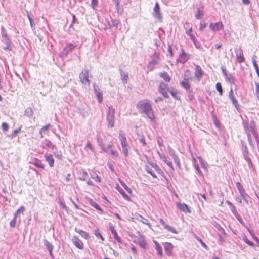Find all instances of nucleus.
I'll return each mask as SVG.
<instances>
[{
	"instance_id": "774afa93",
	"label": "nucleus",
	"mask_w": 259,
	"mask_h": 259,
	"mask_svg": "<svg viewBox=\"0 0 259 259\" xmlns=\"http://www.w3.org/2000/svg\"><path fill=\"white\" fill-rule=\"evenodd\" d=\"M168 151L169 154L171 157H174L176 155L175 152L173 149H172L171 148H168Z\"/></svg>"
},
{
	"instance_id": "20e7f679",
	"label": "nucleus",
	"mask_w": 259,
	"mask_h": 259,
	"mask_svg": "<svg viewBox=\"0 0 259 259\" xmlns=\"http://www.w3.org/2000/svg\"><path fill=\"white\" fill-rule=\"evenodd\" d=\"M115 110L112 106L108 107L106 115V120L108 123V127L112 128L114 125Z\"/></svg>"
},
{
	"instance_id": "6e6d98bb",
	"label": "nucleus",
	"mask_w": 259,
	"mask_h": 259,
	"mask_svg": "<svg viewBox=\"0 0 259 259\" xmlns=\"http://www.w3.org/2000/svg\"><path fill=\"white\" fill-rule=\"evenodd\" d=\"M2 127L4 131H7L9 128V126L7 123L3 122L2 124Z\"/></svg>"
},
{
	"instance_id": "bf43d9fd",
	"label": "nucleus",
	"mask_w": 259,
	"mask_h": 259,
	"mask_svg": "<svg viewBox=\"0 0 259 259\" xmlns=\"http://www.w3.org/2000/svg\"><path fill=\"white\" fill-rule=\"evenodd\" d=\"M34 164L38 168H44L43 164L38 160L36 161Z\"/></svg>"
},
{
	"instance_id": "e2e57ef3",
	"label": "nucleus",
	"mask_w": 259,
	"mask_h": 259,
	"mask_svg": "<svg viewBox=\"0 0 259 259\" xmlns=\"http://www.w3.org/2000/svg\"><path fill=\"white\" fill-rule=\"evenodd\" d=\"M85 147L90 149L92 152H94V151L92 144H91V143L89 141L87 142L86 145H85Z\"/></svg>"
},
{
	"instance_id": "4468645a",
	"label": "nucleus",
	"mask_w": 259,
	"mask_h": 259,
	"mask_svg": "<svg viewBox=\"0 0 259 259\" xmlns=\"http://www.w3.org/2000/svg\"><path fill=\"white\" fill-rule=\"evenodd\" d=\"M229 97L230 99L231 100L232 104L234 105V106L235 107L236 109L238 110L239 108V105L238 103L237 100L236 99V98L234 95V93H233L232 89H231V90L229 92Z\"/></svg>"
},
{
	"instance_id": "de8ad7c7",
	"label": "nucleus",
	"mask_w": 259,
	"mask_h": 259,
	"mask_svg": "<svg viewBox=\"0 0 259 259\" xmlns=\"http://www.w3.org/2000/svg\"><path fill=\"white\" fill-rule=\"evenodd\" d=\"M169 92L171 94V96L175 99H177V91L176 89H174V88H171Z\"/></svg>"
},
{
	"instance_id": "c756f323",
	"label": "nucleus",
	"mask_w": 259,
	"mask_h": 259,
	"mask_svg": "<svg viewBox=\"0 0 259 259\" xmlns=\"http://www.w3.org/2000/svg\"><path fill=\"white\" fill-rule=\"evenodd\" d=\"M159 76L162 77L166 82H168L170 80V78L166 72H163L159 73Z\"/></svg>"
},
{
	"instance_id": "864d4df0",
	"label": "nucleus",
	"mask_w": 259,
	"mask_h": 259,
	"mask_svg": "<svg viewBox=\"0 0 259 259\" xmlns=\"http://www.w3.org/2000/svg\"><path fill=\"white\" fill-rule=\"evenodd\" d=\"M27 16H28V19L30 22L31 27L32 29H34V21H33V19L30 17V16H29V15L28 14H27Z\"/></svg>"
},
{
	"instance_id": "603ef678",
	"label": "nucleus",
	"mask_w": 259,
	"mask_h": 259,
	"mask_svg": "<svg viewBox=\"0 0 259 259\" xmlns=\"http://www.w3.org/2000/svg\"><path fill=\"white\" fill-rule=\"evenodd\" d=\"M25 210V207L24 206H21L15 212L14 216H16L17 217V215L18 214L20 213V212H23Z\"/></svg>"
},
{
	"instance_id": "7ed1b4c3",
	"label": "nucleus",
	"mask_w": 259,
	"mask_h": 259,
	"mask_svg": "<svg viewBox=\"0 0 259 259\" xmlns=\"http://www.w3.org/2000/svg\"><path fill=\"white\" fill-rule=\"evenodd\" d=\"M119 139L121 142L123 152L125 156H127L128 154L129 146L128 145L125 134L122 131H119Z\"/></svg>"
},
{
	"instance_id": "c9c22d12",
	"label": "nucleus",
	"mask_w": 259,
	"mask_h": 259,
	"mask_svg": "<svg viewBox=\"0 0 259 259\" xmlns=\"http://www.w3.org/2000/svg\"><path fill=\"white\" fill-rule=\"evenodd\" d=\"M236 56L239 63H242L244 61V58L243 57V52L241 50L240 51L239 53L237 54Z\"/></svg>"
},
{
	"instance_id": "b1692460",
	"label": "nucleus",
	"mask_w": 259,
	"mask_h": 259,
	"mask_svg": "<svg viewBox=\"0 0 259 259\" xmlns=\"http://www.w3.org/2000/svg\"><path fill=\"white\" fill-rule=\"evenodd\" d=\"M138 244L141 248L144 249L147 248V244L145 240V237L142 235L139 236Z\"/></svg>"
},
{
	"instance_id": "3c124183",
	"label": "nucleus",
	"mask_w": 259,
	"mask_h": 259,
	"mask_svg": "<svg viewBox=\"0 0 259 259\" xmlns=\"http://www.w3.org/2000/svg\"><path fill=\"white\" fill-rule=\"evenodd\" d=\"M21 131V127H19L17 129H16L15 130L13 133L11 135V137L12 138H15V137H16L17 134Z\"/></svg>"
},
{
	"instance_id": "2f4dec72",
	"label": "nucleus",
	"mask_w": 259,
	"mask_h": 259,
	"mask_svg": "<svg viewBox=\"0 0 259 259\" xmlns=\"http://www.w3.org/2000/svg\"><path fill=\"white\" fill-rule=\"evenodd\" d=\"M213 226L218 230L220 231L223 235H226L225 230L221 227V226L219 223L214 222L213 223Z\"/></svg>"
},
{
	"instance_id": "7c9ffc66",
	"label": "nucleus",
	"mask_w": 259,
	"mask_h": 259,
	"mask_svg": "<svg viewBox=\"0 0 259 259\" xmlns=\"http://www.w3.org/2000/svg\"><path fill=\"white\" fill-rule=\"evenodd\" d=\"M137 220L140 222H142L143 224H146L150 226V224L149 223V221L148 219L143 217L140 214H138L137 217L136 218Z\"/></svg>"
},
{
	"instance_id": "aec40b11",
	"label": "nucleus",
	"mask_w": 259,
	"mask_h": 259,
	"mask_svg": "<svg viewBox=\"0 0 259 259\" xmlns=\"http://www.w3.org/2000/svg\"><path fill=\"white\" fill-rule=\"evenodd\" d=\"M177 206L181 211L185 213L191 212V210L188 208L187 205H186L185 203H178Z\"/></svg>"
},
{
	"instance_id": "58836bf2",
	"label": "nucleus",
	"mask_w": 259,
	"mask_h": 259,
	"mask_svg": "<svg viewBox=\"0 0 259 259\" xmlns=\"http://www.w3.org/2000/svg\"><path fill=\"white\" fill-rule=\"evenodd\" d=\"M119 23V22L118 20L116 19H112L111 20V24L109 23V27L111 28V27H118V25Z\"/></svg>"
},
{
	"instance_id": "f03ea898",
	"label": "nucleus",
	"mask_w": 259,
	"mask_h": 259,
	"mask_svg": "<svg viewBox=\"0 0 259 259\" xmlns=\"http://www.w3.org/2000/svg\"><path fill=\"white\" fill-rule=\"evenodd\" d=\"M248 122L244 121V129L247 135L249 145L252 148H254V146L251 140V133H252L254 137L255 138L257 142H258V138L257 137V134L255 128V124L253 121H251L249 125H248Z\"/></svg>"
},
{
	"instance_id": "680f3d73",
	"label": "nucleus",
	"mask_w": 259,
	"mask_h": 259,
	"mask_svg": "<svg viewBox=\"0 0 259 259\" xmlns=\"http://www.w3.org/2000/svg\"><path fill=\"white\" fill-rule=\"evenodd\" d=\"M122 186L124 187V188L128 192V193H131L132 192V190L131 189L125 184V183H122L121 182V183Z\"/></svg>"
},
{
	"instance_id": "a18cd8bd",
	"label": "nucleus",
	"mask_w": 259,
	"mask_h": 259,
	"mask_svg": "<svg viewBox=\"0 0 259 259\" xmlns=\"http://www.w3.org/2000/svg\"><path fill=\"white\" fill-rule=\"evenodd\" d=\"M195 237L197 239V240L198 241L201 243L202 246H203L206 249H208V246L206 245V244L202 241V240L201 238H200L196 235H195Z\"/></svg>"
},
{
	"instance_id": "72a5a7b5",
	"label": "nucleus",
	"mask_w": 259,
	"mask_h": 259,
	"mask_svg": "<svg viewBox=\"0 0 259 259\" xmlns=\"http://www.w3.org/2000/svg\"><path fill=\"white\" fill-rule=\"evenodd\" d=\"M180 84L186 90H189L190 89V85L189 84V81L182 80Z\"/></svg>"
},
{
	"instance_id": "4be33fe9",
	"label": "nucleus",
	"mask_w": 259,
	"mask_h": 259,
	"mask_svg": "<svg viewBox=\"0 0 259 259\" xmlns=\"http://www.w3.org/2000/svg\"><path fill=\"white\" fill-rule=\"evenodd\" d=\"M173 246L170 243L167 242L165 244L164 249L166 254L170 256L171 254Z\"/></svg>"
},
{
	"instance_id": "a211bd4d",
	"label": "nucleus",
	"mask_w": 259,
	"mask_h": 259,
	"mask_svg": "<svg viewBox=\"0 0 259 259\" xmlns=\"http://www.w3.org/2000/svg\"><path fill=\"white\" fill-rule=\"evenodd\" d=\"M74 245L79 249H83V244L82 242L77 237H74L72 239Z\"/></svg>"
},
{
	"instance_id": "2eb2a0df",
	"label": "nucleus",
	"mask_w": 259,
	"mask_h": 259,
	"mask_svg": "<svg viewBox=\"0 0 259 259\" xmlns=\"http://www.w3.org/2000/svg\"><path fill=\"white\" fill-rule=\"evenodd\" d=\"M44 245L47 248V249L49 252L50 256H51V258H53L54 257L53 254L52 253V250L54 248L53 245L47 240H44Z\"/></svg>"
},
{
	"instance_id": "0e129e2a",
	"label": "nucleus",
	"mask_w": 259,
	"mask_h": 259,
	"mask_svg": "<svg viewBox=\"0 0 259 259\" xmlns=\"http://www.w3.org/2000/svg\"><path fill=\"white\" fill-rule=\"evenodd\" d=\"M59 205L61 207H62L65 210H67V207H66L65 204L64 202H63L61 201H59Z\"/></svg>"
},
{
	"instance_id": "423d86ee",
	"label": "nucleus",
	"mask_w": 259,
	"mask_h": 259,
	"mask_svg": "<svg viewBox=\"0 0 259 259\" xmlns=\"http://www.w3.org/2000/svg\"><path fill=\"white\" fill-rule=\"evenodd\" d=\"M159 60V55L155 53L152 57V60L148 63L147 68L150 70L152 71L155 66L158 63Z\"/></svg>"
},
{
	"instance_id": "5fc2aeb1",
	"label": "nucleus",
	"mask_w": 259,
	"mask_h": 259,
	"mask_svg": "<svg viewBox=\"0 0 259 259\" xmlns=\"http://www.w3.org/2000/svg\"><path fill=\"white\" fill-rule=\"evenodd\" d=\"M16 217L14 216V219L10 222V226L11 227H15L16 224Z\"/></svg>"
},
{
	"instance_id": "6e6552de",
	"label": "nucleus",
	"mask_w": 259,
	"mask_h": 259,
	"mask_svg": "<svg viewBox=\"0 0 259 259\" xmlns=\"http://www.w3.org/2000/svg\"><path fill=\"white\" fill-rule=\"evenodd\" d=\"M169 89L168 85L164 82H161L158 88V91L165 98L169 97L168 93L169 91Z\"/></svg>"
},
{
	"instance_id": "ea45409f",
	"label": "nucleus",
	"mask_w": 259,
	"mask_h": 259,
	"mask_svg": "<svg viewBox=\"0 0 259 259\" xmlns=\"http://www.w3.org/2000/svg\"><path fill=\"white\" fill-rule=\"evenodd\" d=\"M164 228L170 232H172L175 234H178V232L177 231V230L170 225H166L165 226Z\"/></svg>"
},
{
	"instance_id": "8fccbe9b",
	"label": "nucleus",
	"mask_w": 259,
	"mask_h": 259,
	"mask_svg": "<svg viewBox=\"0 0 259 259\" xmlns=\"http://www.w3.org/2000/svg\"><path fill=\"white\" fill-rule=\"evenodd\" d=\"M231 211L233 213V214L235 216L237 215L238 213L236 210L235 206L233 205L231 207H230Z\"/></svg>"
},
{
	"instance_id": "4c0bfd02",
	"label": "nucleus",
	"mask_w": 259,
	"mask_h": 259,
	"mask_svg": "<svg viewBox=\"0 0 259 259\" xmlns=\"http://www.w3.org/2000/svg\"><path fill=\"white\" fill-rule=\"evenodd\" d=\"M190 79H191V77L190 76V72L187 70L184 75L183 80L189 81Z\"/></svg>"
},
{
	"instance_id": "9d476101",
	"label": "nucleus",
	"mask_w": 259,
	"mask_h": 259,
	"mask_svg": "<svg viewBox=\"0 0 259 259\" xmlns=\"http://www.w3.org/2000/svg\"><path fill=\"white\" fill-rule=\"evenodd\" d=\"M209 28L213 31L216 32L223 28V25L222 22H218L214 23H211L209 25Z\"/></svg>"
},
{
	"instance_id": "cd10ccee",
	"label": "nucleus",
	"mask_w": 259,
	"mask_h": 259,
	"mask_svg": "<svg viewBox=\"0 0 259 259\" xmlns=\"http://www.w3.org/2000/svg\"><path fill=\"white\" fill-rule=\"evenodd\" d=\"M1 34L2 37L4 39V41H8L9 42V40H10L8 34L6 32V31L4 27H2L1 28Z\"/></svg>"
},
{
	"instance_id": "5701e85b",
	"label": "nucleus",
	"mask_w": 259,
	"mask_h": 259,
	"mask_svg": "<svg viewBox=\"0 0 259 259\" xmlns=\"http://www.w3.org/2000/svg\"><path fill=\"white\" fill-rule=\"evenodd\" d=\"M109 227H110V229L111 230L112 234L113 235L114 238L115 240H116L118 242H121V240L120 238L119 237H118V236L117 235V233L116 232L114 227L111 223H110V224H109Z\"/></svg>"
},
{
	"instance_id": "f3484780",
	"label": "nucleus",
	"mask_w": 259,
	"mask_h": 259,
	"mask_svg": "<svg viewBox=\"0 0 259 259\" xmlns=\"http://www.w3.org/2000/svg\"><path fill=\"white\" fill-rule=\"evenodd\" d=\"M97 142L99 145L101 147L102 150L107 152L108 149L111 147V145L109 144L108 147H105L103 141V139L101 137H97Z\"/></svg>"
},
{
	"instance_id": "1a4fd4ad",
	"label": "nucleus",
	"mask_w": 259,
	"mask_h": 259,
	"mask_svg": "<svg viewBox=\"0 0 259 259\" xmlns=\"http://www.w3.org/2000/svg\"><path fill=\"white\" fill-rule=\"evenodd\" d=\"M153 16L159 21H161L162 16L160 12V6L158 2L155 3L152 13Z\"/></svg>"
},
{
	"instance_id": "6ab92c4d",
	"label": "nucleus",
	"mask_w": 259,
	"mask_h": 259,
	"mask_svg": "<svg viewBox=\"0 0 259 259\" xmlns=\"http://www.w3.org/2000/svg\"><path fill=\"white\" fill-rule=\"evenodd\" d=\"M45 157L50 167H53L54 166V160L52 155L51 154L46 153L45 155Z\"/></svg>"
},
{
	"instance_id": "e433bc0d",
	"label": "nucleus",
	"mask_w": 259,
	"mask_h": 259,
	"mask_svg": "<svg viewBox=\"0 0 259 259\" xmlns=\"http://www.w3.org/2000/svg\"><path fill=\"white\" fill-rule=\"evenodd\" d=\"M252 63L253 65V66L255 68L257 75L259 77V67H258V66L257 64V62L254 57L252 58Z\"/></svg>"
},
{
	"instance_id": "c03bdc74",
	"label": "nucleus",
	"mask_w": 259,
	"mask_h": 259,
	"mask_svg": "<svg viewBox=\"0 0 259 259\" xmlns=\"http://www.w3.org/2000/svg\"><path fill=\"white\" fill-rule=\"evenodd\" d=\"M172 159H174V162L177 164V166L179 167V169L181 168V164L179 160V158L176 155L174 157H172Z\"/></svg>"
},
{
	"instance_id": "49530a36",
	"label": "nucleus",
	"mask_w": 259,
	"mask_h": 259,
	"mask_svg": "<svg viewBox=\"0 0 259 259\" xmlns=\"http://www.w3.org/2000/svg\"><path fill=\"white\" fill-rule=\"evenodd\" d=\"M216 89L219 92V94L220 95H222V93H223V90H222V85H221V84L220 82L217 83V84H216Z\"/></svg>"
},
{
	"instance_id": "a19ab883",
	"label": "nucleus",
	"mask_w": 259,
	"mask_h": 259,
	"mask_svg": "<svg viewBox=\"0 0 259 259\" xmlns=\"http://www.w3.org/2000/svg\"><path fill=\"white\" fill-rule=\"evenodd\" d=\"M145 170L148 173L150 174L153 178H157L156 174L153 172L151 168H150L148 166H145Z\"/></svg>"
},
{
	"instance_id": "9b49d317",
	"label": "nucleus",
	"mask_w": 259,
	"mask_h": 259,
	"mask_svg": "<svg viewBox=\"0 0 259 259\" xmlns=\"http://www.w3.org/2000/svg\"><path fill=\"white\" fill-rule=\"evenodd\" d=\"M94 92L97 97L99 103H101L103 100L102 92L99 88L98 85L94 84Z\"/></svg>"
},
{
	"instance_id": "09e8293b",
	"label": "nucleus",
	"mask_w": 259,
	"mask_h": 259,
	"mask_svg": "<svg viewBox=\"0 0 259 259\" xmlns=\"http://www.w3.org/2000/svg\"><path fill=\"white\" fill-rule=\"evenodd\" d=\"M6 44V46L4 48V49L6 51L7 50H11V41L10 40H9V42L8 41H4Z\"/></svg>"
},
{
	"instance_id": "c85d7f7f",
	"label": "nucleus",
	"mask_w": 259,
	"mask_h": 259,
	"mask_svg": "<svg viewBox=\"0 0 259 259\" xmlns=\"http://www.w3.org/2000/svg\"><path fill=\"white\" fill-rule=\"evenodd\" d=\"M51 126L50 124H48L43 126L39 131V134L40 135V138H42L44 137L43 133H45L46 132H48L49 131V128Z\"/></svg>"
},
{
	"instance_id": "39448f33",
	"label": "nucleus",
	"mask_w": 259,
	"mask_h": 259,
	"mask_svg": "<svg viewBox=\"0 0 259 259\" xmlns=\"http://www.w3.org/2000/svg\"><path fill=\"white\" fill-rule=\"evenodd\" d=\"M242 143V151L244 159L247 162L248 167L251 168L252 166V163L250 158L248 156V150L246 145H244L243 142Z\"/></svg>"
},
{
	"instance_id": "4d7b16f0",
	"label": "nucleus",
	"mask_w": 259,
	"mask_h": 259,
	"mask_svg": "<svg viewBox=\"0 0 259 259\" xmlns=\"http://www.w3.org/2000/svg\"><path fill=\"white\" fill-rule=\"evenodd\" d=\"M120 193H121V194L122 195L123 197L125 199H126L127 200H130V197L123 190H122L121 191H120Z\"/></svg>"
},
{
	"instance_id": "393cba45",
	"label": "nucleus",
	"mask_w": 259,
	"mask_h": 259,
	"mask_svg": "<svg viewBox=\"0 0 259 259\" xmlns=\"http://www.w3.org/2000/svg\"><path fill=\"white\" fill-rule=\"evenodd\" d=\"M42 144L43 145L42 146V147L43 148H44L45 146H47L48 148H50L53 149L55 147V146L51 143V142L47 139H45L43 141Z\"/></svg>"
},
{
	"instance_id": "412c9836",
	"label": "nucleus",
	"mask_w": 259,
	"mask_h": 259,
	"mask_svg": "<svg viewBox=\"0 0 259 259\" xmlns=\"http://www.w3.org/2000/svg\"><path fill=\"white\" fill-rule=\"evenodd\" d=\"M203 73L201 67L197 65L195 68V76L199 81L202 77Z\"/></svg>"
},
{
	"instance_id": "69168bd1",
	"label": "nucleus",
	"mask_w": 259,
	"mask_h": 259,
	"mask_svg": "<svg viewBox=\"0 0 259 259\" xmlns=\"http://www.w3.org/2000/svg\"><path fill=\"white\" fill-rule=\"evenodd\" d=\"M110 154L112 155L113 156L117 157L118 156V153L116 150H111Z\"/></svg>"
},
{
	"instance_id": "13d9d810",
	"label": "nucleus",
	"mask_w": 259,
	"mask_h": 259,
	"mask_svg": "<svg viewBox=\"0 0 259 259\" xmlns=\"http://www.w3.org/2000/svg\"><path fill=\"white\" fill-rule=\"evenodd\" d=\"M95 236L101 238L102 240H104V238L102 235L100 234L98 230H96L95 232Z\"/></svg>"
},
{
	"instance_id": "338daca9",
	"label": "nucleus",
	"mask_w": 259,
	"mask_h": 259,
	"mask_svg": "<svg viewBox=\"0 0 259 259\" xmlns=\"http://www.w3.org/2000/svg\"><path fill=\"white\" fill-rule=\"evenodd\" d=\"M98 5V1L97 0H92L91 6L93 9H95V7H96Z\"/></svg>"
},
{
	"instance_id": "473e14b6",
	"label": "nucleus",
	"mask_w": 259,
	"mask_h": 259,
	"mask_svg": "<svg viewBox=\"0 0 259 259\" xmlns=\"http://www.w3.org/2000/svg\"><path fill=\"white\" fill-rule=\"evenodd\" d=\"M75 231L77 233H78L83 238H85L86 239H88L89 238V235L85 231H84L81 230H77V229H75Z\"/></svg>"
},
{
	"instance_id": "bb28decb",
	"label": "nucleus",
	"mask_w": 259,
	"mask_h": 259,
	"mask_svg": "<svg viewBox=\"0 0 259 259\" xmlns=\"http://www.w3.org/2000/svg\"><path fill=\"white\" fill-rule=\"evenodd\" d=\"M120 74L123 83L124 84H126L127 83V80L128 79V74L122 70H120Z\"/></svg>"
},
{
	"instance_id": "ddd939ff",
	"label": "nucleus",
	"mask_w": 259,
	"mask_h": 259,
	"mask_svg": "<svg viewBox=\"0 0 259 259\" xmlns=\"http://www.w3.org/2000/svg\"><path fill=\"white\" fill-rule=\"evenodd\" d=\"M181 51L182 53L179 55L178 61L180 63H185L188 60L189 57L184 49H182Z\"/></svg>"
},
{
	"instance_id": "79ce46f5",
	"label": "nucleus",
	"mask_w": 259,
	"mask_h": 259,
	"mask_svg": "<svg viewBox=\"0 0 259 259\" xmlns=\"http://www.w3.org/2000/svg\"><path fill=\"white\" fill-rule=\"evenodd\" d=\"M90 204H91V205L94 207L95 208H96V209L99 210V211H102V209H101V208L100 207V206L95 202H94L93 201H91L90 202Z\"/></svg>"
},
{
	"instance_id": "0eeeda50",
	"label": "nucleus",
	"mask_w": 259,
	"mask_h": 259,
	"mask_svg": "<svg viewBox=\"0 0 259 259\" xmlns=\"http://www.w3.org/2000/svg\"><path fill=\"white\" fill-rule=\"evenodd\" d=\"M80 81L84 84H90V81L89 79V71L87 69L83 70L79 74Z\"/></svg>"
},
{
	"instance_id": "dca6fc26",
	"label": "nucleus",
	"mask_w": 259,
	"mask_h": 259,
	"mask_svg": "<svg viewBox=\"0 0 259 259\" xmlns=\"http://www.w3.org/2000/svg\"><path fill=\"white\" fill-rule=\"evenodd\" d=\"M75 47V45L70 43L63 50L62 53L63 55L67 56Z\"/></svg>"
},
{
	"instance_id": "052dcab7",
	"label": "nucleus",
	"mask_w": 259,
	"mask_h": 259,
	"mask_svg": "<svg viewBox=\"0 0 259 259\" xmlns=\"http://www.w3.org/2000/svg\"><path fill=\"white\" fill-rule=\"evenodd\" d=\"M206 26V24L204 22H200V27L199 30L200 31H202L203 30V29L205 28V27Z\"/></svg>"
},
{
	"instance_id": "f257e3e1",
	"label": "nucleus",
	"mask_w": 259,
	"mask_h": 259,
	"mask_svg": "<svg viewBox=\"0 0 259 259\" xmlns=\"http://www.w3.org/2000/svg\"><path fill=\"white\" fill-rule=\"evenodd\" d=\"M137 108L140 113L145 114L150 121H154L155 117L149 100L145 99L140 101L137 104Z\"/></svg>"
},
{
	"instance_id": "37998d69",
	"label": "nucleus",
	"mask_w": 259,
	"mask_h": 259,
	"mask_svg": "<svg viewBox=\"0 0 259 259\" xmlns=\"http://www.w3.org/2000/svg\"><path fill=\"white\" fill-rule=\"evenodd\" d=\"M155 249L157 250L158 255L162 257L163 255V253L162 247H161V246L159 244H157V246L155 247Z\"/></svg>"
},
{
	"instance_id": "f8f14e48",
	"label": "nucleus",
	"mask_w": 259,
	"mask_h": 259,
	"mask_svg": "<svg viewBox=\"0 0 259 259\" xmlns=\"http://www.w3.org/2000/svg\"><path fill=\"white\" fill-rule=\"evenodd\" d=\"M157 153L160 158L170 167L171 170L174 171V168L173 167L171 162L168 161L167 159V157L164 154L160 153L158 151L157 152Z\"/></svg>"
},
{
	"instance_id": "f704fd0d",
	"label": "nucleus",
	"mask_w": 259,
	"mask_h": 259,
	"mask_svg": "<svg viewBox=\"0 0 259 259\" xmlns=\"http://www.w3.org/2000/svg\"><path fill=\"white\" fill-rule=\"evenodd\" d=\"M33 114V111L31 108L28 107L25 111L24 115L29 117H31L32 116Z\"/></svg>"
},
{
	"instance_id": "a878e982",
	"label": "nucleus",
	"mask_w": 259,
	"mask_h": 259,
	"mask_svg": "<svg viewBox=\"0 0 259 259\" xmlns=\"http://www.w3.org/2000/svg\"><path fill=\"white\" fill-rule=\"evenodd\" d=\"M197 13L195 15V17L197 19H201V17L203 15V8L201 7H197Z\"/></svg>"
}]
</instances>
